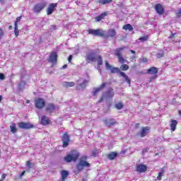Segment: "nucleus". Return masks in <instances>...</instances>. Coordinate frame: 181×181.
Masks as SVG:
<instances>
[{
  "instance_id": "b1692460",
  "label": "nucleus",
  "mask_w": 181,
  "mask_h": 181,
  "mask_svg": "<svg viewBox=\"0 0 181 181\" xmlns=\"http://www.w3.org/2000/svg\"><path fill=\"white\" fill-rule=\"evenodd\" d=\"M107 156L110 160H114V159H115V158L118 156V153H117V151H112L110 153H108Z\"/></svg>"
},
{
  "instance_id": "2f4dec72",
  "label": "nucleus",
  "mask_w": 181,
  "mask_h": 181,
  "mask_svg": "<svg viewBox=\"0 0 181 181\" xmlns=\"http://www.w3.org/2000/svg\"><path fill=\"white\" fill-rule=\"evenodd\" d=\"M115 108H117V110H122V108H124V103H122V102H119L118 103H116L115 105Z\"/></svg>"
},
{
  "instance_id": "680f3d73",
  "label": "nucleus",
  "mask_w": 181,
  "mask_h": 181,
  "mask_svg": "<svg viewBox=\"0 0 181 181\" xmlns=\"http://www.w3.org/2000/svg\"><path fill=\"white\" fill-rule=\"evenodd\" d=\"M83 83H79V87H83Z\"/></svg>"
},
{
  "instance_id": "6ab92c4d",
  "label": "nucleus",
  "mask_w": 181,
  "mask_h": 181,
  "mask_svg": "<svg viewBox=\"0 0 181 181\" xmlns=\"http://www.w3.org/2000/svg\"><path fill=\"white\" fill-rule=\"evenodd\" d=\"M115 95L114 89L112 88H109L106 92L103 93V96L106 98H112Z\"/></svg>"
},
{
  "instance_id": "69168bd1",
  "label": "nucleus",
  "mask_w": 181,
  "mask_h": 181,
  "mask_svg": "<svg viewBox=\"0 0 181 181\" xmlns=\"http://www.w3.org/2000/svg\"><path fill=\"white\" fill-rule=\"evenodd\" d=\"M125 152H127V150L122 151V153H125Z\"/></svg>"
},
{
  "instance_id": "9d476101",
  "label": "nucleus",
  "mask_w": 181,
  "mask_h": 181,
  "mask_svg": "<svg viewBox=\"0 0 181 181\" xmlns=\"http://www.w3.org/2000/svg\"><path fill=\"white\" fill-rule=\"evenodd\" d=\"M56 111V105L54 103H48L45 105V112L47 114H52Z\"/></svg>"
},
{
  "instance_id": "72a5a7b5",
  "label": "nucleus",
  "mask_w": 181,
  "mask_h": 181,
  "mask_svg": "<svg viewBox=\"0 0 181 181\" xmlns=\"http://www.w3.org/2000/svg\"><path fill=\"white\" fill-rule=\"evenodd\" d=\"M130 52L132 53V54H134L133 56H132L130 57V60H131V62H134V60H135V59H136V56H135L136 52L132 49L130 50Z\"/></svg>"
},
{
  "instance_id": "37998d69",
  "label": "nucleus",
  "mask_w": 181,
  "mask_h": 181,
  "mask_svg": "<svg viewBox=\"0 0 181 181\" xmlns=\"http://www.w3.org/2000/svg\"><path fill=\"white\" fill-rule=\"evenodd\" d=\"M72 59H73V55H69V57H68L69 63H71Z\"/></svg>"
},
{
  "instance_id": "864d4df0",
  "label": "nucleus",
  "mask_w": 181,
  "mask_h": 181,
  "mask_svg": "<svg viewBox=\"0 0 181 181\" xmlns=\"http://www.w3.org/2000/svg\"><path fill=\"white\" fill-rule=\"evenodd\" d=\"M6 177V174H3L1 175V179L4 180V179H5Z\"/></svg>"
},
{
  "instance_id": "603ef678",
  "label": "nucleus",
  "mask_w": 181,
  "mask_h": 181,
  "mask_svg": "<svg viewBox=\"0 0 181 181\" xmlns=\"http://www.w3.org/2000/svg\"><path fill=\"white\" fill-rule=\"evenodd\" d=\"M64 69H67V64H64V66H62L61 70H64Z\"/></svg>"
},
{
  "instance_id": "423d86ee",
  "label": "nucleus",
  "mask_w": 181,
  "mask_h": 181,
  "mask_svg": "<svg viewBox=\"0 0 181 181\" xmlns=\"http://www.w3.org/2000/svg\"><path fill=\"white\" fill-rule=\"evenodd\" d=\"M47 5L46 2L37 3L34 6L33 11L35 13H40L46 8Z\"/></svg>"
},
{
  "instance_id": "f03ea898",
  "label": "nucleus",
  "mask_w": 181,
  "mask_h": 181,
  "mask_svg": "<svg viewBox=\"0 0 181 181\" xmlns=\"http://www.w3.org/2000/svg\"><path fill=\"white\" fill-rule=\"evenodd\" d=\"M127 47H119L115 49V55L118 58V62L120 63L122 65L120 66V69L122 71H127V70H129V66L127 65L126 64L128 61L124 59V57L122 56V50L124 49H126Z\"/></svg>"
},
{
  "instance_id": "f3484780",
  "label": "nucleus",
  "mask_w": 181,
  "mask_h": 181,
  "mask_svg": "<svg viewBox=\"0 0 181 181\" xmlns=\"http://www.w3.org/2000/svg\"><path fill=\"white\" fill-rule=\"evenodd\" d=\"M151 132V127H142L141 130L140 131V136L141 138H145L146 135H148Z\"/></svg>"
},
{
  "instance_id": "c756f323",
  "label": "nucleus",
  "mask_w": 181,
  "mask_h": 181,
  "mask_svg": "<svg viewBox=\"0 0 181 181\" xmlns=\"http://www.w3.org/2000/svg\"><path fill=\"white\" fill-rule=\"evenodd\" d=\"M10 128L12 134H16V132H18V129H16V124L13 123L11 126H10Z\"/></svg>"
},
{
  "instance_id": "49530a36",
  "label": "nucleus",
  "mask_w": 181,
  "mask_h": 181,
  "mask_svg": "<svg viewBox=\"0 0 181 181\" xmlns=\"http://www.w3.org/2000/svg\"><path fill=\"white\" fill-rule=\"evenodd\" d=\"M51 29H52V30H56V29H57V27L54 25H51Z\"/></svg>"
},
{
  "instance_id": "e2e57ef3",
  "label": "nucleus",
  "mask_w": 181,
  "mask_h": 181,
  "mask_svg": "<svg viewBox=\"0 0 181 181\" xmlns=\"http://www.w3.org/2000/svg\"><path fill=\"white\" fill-rule=\"evenodd\" d=\"M2 101V95H0V103Z\"/></svg>"
},
{
  "instance_id": "0e129e2a",
  "label": "nucleus",
  "mask_w": 181,
  "mask_h": 181,
  "mask_svg": "<svg viewBox=\"0 0 181 181\" xmlns=\"http://www.w3.org/2000/svg\"><path fill=\"white\" fill-rule=\"evenodd\" d=\"M178 114H179V115H181V110L178 111Z\"/></svg>"
},
{
  "instance_id": "f257e3e1",
  "label": "nucleus",
  "mask_w": 181,
  "mask_h": 181,
  "mask_svg": "<svg viewBox=\"0 0 181 181\" xmlns=\"http://www.w3.org/2000/svg\"><path fill=\"white\" fill-rule=\"evenodd\" d=\"M88 35H93V36H100V37H115L117 36V31L115 29L112 28L107 30V35L105 32L101 29H89L88 30Z\"/></svg>"
},
{
  "instance_id": "5fc2aeb1",
  "label": "nucleus",
  "mask_w": 181,
  "mask_h": 181,
  "mask_svg": "<svg viewBox=\"0 0 181 181\" xmlns=\"http://www.w3.org/2000/svg\"><path fill=\"white\" fill-rule=\"evenodd\" d=\"M149 151V148H144L143 150V153H145V152H148Z\"/></svg>"
},
{
  "instance_id": "e433bc0d",
  "label": "nucleus",
  "mask_w": 181,
  "mask_h": 181,
  "mask_svg": "<svg viewBox=\"0 0 181 181\" xmlns=\"http://www.w3.org/2000/svg\"><path fill=\"white\" fill-rule=\"evenodd\" d=\"M156 57H157L158 59H160L161 57H165V53H163V52H158V53L156 54Z\"/></svg>"
},
{
  "instance_id": "13d9d810",
  "label": "nucleus",
  "mask_w": 181,
  "mask_h": 181,
  "mask_svg": "<svg viewBox=\"0 0 181 181\" xmlns=\"http://www.w3.org/2000/svg\"><path fill=\"white\" fill-rule=\"evenodd\" d=\"M13 28V27L12 25H9V26H8L9 30H12Z\"/></svg>"
},
{
  "instance_id": "58836bf2",
  "label": "nucleus",
  "mask_w": 181,
  "mask_h": 181,
  "mask_svg": "<svg viewBox=\"0 0 181 181\" xmlns=\"http://www.w3.org/2000/svg\"><path fill=\"white\" fill-rule=\"evenodd\" d=\"M4 35H5V32H4V30L0 28V40L1 39H2V37H4Z\"/></svg>"
},
{
  "instance_id": "c85d7f7f",
  "label": "nucleus",
  "mask_w": 181,
  "mask_h": 181,
  "mask_svg": "<svg viewBox=\"0 0 181 181\" xmlns=\"http://www.w3.org/2000/svg\"><path fill=\"white\" fill-rule=\"evenodd\" d=\"M122 29H124V30L132 32V30H134V27H132L131 24H126L122 27Z\"/></svg>"
},
{
  "instance_id": "bb28decb",
  "label": "nucleus",
  "mask_w": 181,
  "mask_h": 181,
  "mask_svg": "<svg viewBox=\"0 0 181 181\" xmlns=\"http://www.w3.org/2000/svg\"><path fill=\"white\" fill-rule=\"evenodd\" d=\"M74 82L71 81V82H67V81H64L63 83V87H64L65 88H69L70 87H74Z\"/></svg>"
},
{
  "instance_id": "9b49d317",
  "label": "nucleus",
  "mask_w": 181,
  "mask_h": 181,
  "mask_svg": "<svg viewBox=\"0 0 181 181\" xmlns=\"http://www.w3.org/2000/svg\"><path fill=\"white\" fill-rule=\"evenodd\" d=\"M40 124L44 126L50 125V124H52V120H50V118H49V117L44 115L41 116Z\"/></svg>"
},
{
  "instance_id": "a19ab883",
  "label": "nucleus",
  "mask_w": 181,
  "mask_h": 181,
  "mask_svg": "<svg viewBox=\"0 0 181 181\" xmlns=\"http://www.w3.org/2000/svg\"><path fill=\"white\" fill-rule=\"evenodd\" d=\"M176 16H177V18H181V8L178 10V11L176 13Z\"/></svg>"
},
{
  "instance_id": "ddd939ff",
  "label": "nucleus",
  "mask_w": 181,
  "mask_h": 181,
  "mask_svg": "<svg viewBox=\"0 0 181 181\" xmlns=\"http://www.w3.org/2000/svg\"><path fill=\"white\" fill-rule=\"evenodd\" d=\"M57 3H52L49 5L47 8V15H52L56 11V8H57Z\"/></svg>"
},
{
  "instance_id": "f704fd0d",
  "label": "nucleus",
  "mask_w": 181,
  "mask_h": 181,
  "mask_svg": "<svg viewBox=\"0 0 181 181\" xmlns=\"http://www.w3.org/2000/svg\"><path fill=\"white\" fill-rule=\"evenodd\" d=\"M103 64V57L101 55L98 56V66H102Z\"/></svg>"
},
{
  "instance_id": "1a4fd4ad",
  "label": "nucleus",
  "mask_w": 181,
  "mask_h": 181,
  "mask_svg": "<svg viewBox=\"0 0 181 181\" xmlns=\"http://www.w3.org/2000/svg\"><path fill=\"white\" fill-rule=\"evenodd\" d=\"M57 57H59L57 52H53L49 55L47 62H49V63H52V66H56V64H57Z\"/></svg>"
},
{
  "instance_id": "a878e982",
  "label": "nucleus",
  "mask_w": 181,
  "mask_h": 181,
  "mask_svg": "<svg viewBox=\"0 0 181 181\" xmlns=\"http://www.w3.org/2000/svg\"><path fill=\"white\" fill-rule=\"evenodd\" d=\"M120 76L124 78L125 81L127 83V84H129V86H131V78H129V77L125 74V73L120 72Z\"/></svg>"
},
{
  "instance_id": "c9c22d12",
  "label": "nucleus",
  "mask_w": 181,
  "mask_h": 181,
  "mask_svg": "<svg viewBox=\"0 0 181 181\" xmlns=\"http://www.w3.org/2000/svg\"><path fill=\"white\" fill-rule=\"evenodd\" d=\"M100 90H101V89L100 88H95L94 89V91L93 92V95L94 97H95V95H97L98 94V93H100Z\"/></svg>"
},
{
  "instance_id": "8fccbe9b",
  "label": "nucleus",
  "mask_w": 181,
  "mask_h": 181,
  "mask_svg": "<svg viewBox=\"0 0 181 181\" xmlns=\"http://www.w3.org/2000/svg\"><path fill=\"white\" fill-rule=\"evenodd\" d=\"M176 33H172L171 35H170V39H173Z\"/></svg>"
},
{
  "instance_id": "cd10ccee",
  "label": "nucleus",
  "mask_w": 181,
  "mask_h": 181,
  "mask_svg": "<svg viewBox=\"0 0 181 181\" xmlns=\"http://www.w3.org/2000/svg\"><path fill=\"white\" fill-rule=\"evenodd\" d=\"M112 2V0H98V4L100 5H108Z\"/></svg>"
},
{
  "instance_id": "aec40b11",
  "label": "nucleus",
  "mask_w": 181,
  "mask_h": 181,
  "mask_svg": "<svg viewBox=\"0 0 181 181\" xmlns=\"http://www.w3.org/2000/svg\"><path fill=\"white\" fill-rule=\"evenodd\" d=\"M108 16V12L105 11L102 13H100L99 16H97L96 17L94 18L95 22H101L103 19H105V17Z\"/></svg>"
},
{
  "instance_id": "4d7b16f0",
  "label": "nucleus",
  "mask_w": 181,
  "mask_h": 181,
  "mask_svg": "<svg viewBox=\"0 0 181 181\" xmlns=\"http://www.w3.org/2000/svg\"><path fill=\"white\" fill-rule=\"evenodd\" d=\"M25 171L21 172V175H20V177H22V176H23V175H25Z\"/></svg>"
},
{
  "instance_id": "ea45409f",
  "label": "nucleus",
  "mask_w": 181,
  "mask_h": 181,
  "mask_svg": "<svg viewBox=\"0 0 181 181\" xmlns=\"http://www.w3.org/2000/svg\"><path fill=\"white\" fill-rule=\"evenodd\" d=\"M107 86V83H102L100 86V90H103L105 86Z\"/></svg>"
},
{
  "instance_id": "dca6fc26",
  "label": "nucleus",
  "mask_w": 181,
  "mask_h": 181,
  "mask_svg": "<svg viewBox=\"0 0 181 181\" xmlns=\"http://www.w3.org/2000/svg\"><path fill=\"white\" fill-rule=\"evenodd\" d=\"M21 19H22V16H18L14 23V34L16 37H18L19 36V29H18V23L21 22Z\"/></svg>"
},
{
  "instance_id": "4be33fe9",
  "label": "nucleus",
  "mask_w": 181,
  "mask_h": 181,
  "mask_svg": "<svg viewBox=\"0 0 181 181\" xmlns=\"http://www.w3.org/2000/svg\"><path fill=\"white\" fill-rule=\"evenodd\" d=\"M158 71L159 69L158 68L152 66L147 70V74H151V76H156Z\"/></svg>"
},
{
  "instance_id": "473e14b6",
  "label": "nucleus",
  "mask_w": 181,
  "mask_h": 181,
  "mask_svg": "<svg viewBox=\"0 0 181 181\" xmlns=\"http://www.w3.org/2000/svg\"><path fill=\"white\" fill-rule=\"evenodd\" d=\"M149 40V35H145V36H143V37H140L139 38V40H140V42H147V40Z\"/></svg>"
},
{
  "instance_id": "6e6d98bb",
  "label": "nucleus",
  "mask_w": 181,
  "mask_h": 181,
  "mask_svg": "<svg viewBox=\"0 0 181 181\" xmlns=\"http://www.w3.org/2000/svg\"><path fill=\"white\" fill-rule=\"evenodd\" d=\"M160 173H161L162 175H163V173H165V169L161 168V171L160 172Z\"/></svg>"
},
{
  "instance_id": "20e7f679",
  "label": "nucleus",
  "mask_w": 181,
  "mask_h": 181,
  "mask_svg": "<svg viewBox=\"0 0 181 181\" xmlns=\"http://www.w3.org/2000/svg\"><path fill=\"white\" fill-rule=\"evenodd\" d=\"M90 166H91V164L87 162V156H82L76 165V169L78 172H81L84 168H90Z\"/></svg>"
},
{
  "instance_id": "6e6552de",
  "label": "nucleus",
  "mask_w": 181,
  "mask_h": 181,
  "mask_svg": "<svg viewBox=\"0 0 181 181\" xmlns=\"http://www.w3.org/2000/svg\"><path fill=\"white\" fill-rule=\"evenodd\" d=\"M18 127L20 129H32L35 128V125L30 122H21L18 123Z\"/></svg>"
},
{
  "instance_id": "09e8293b",
  "label": "nucleus",
  "mask_w": 181,
  "mask_h": 181,
  "mask_svg": "<svg viewBox=\"0 0 181 181\" xmlns=\"http://www.w3.org/2000/svg\"><path fill=\"white\" fill-rule=\"evenodd\" d=\"M103 101H104V97H101L98 101V103L100 104V103H103Z\"/></svg>"
},
{
  "instance_id": "c03bdc74",
  "label": "nucleus",
  "mask_w": 181,
  "mask_h": 181,
  "mask_svg": "<svg viewBox=\"0 0 181 181\" xmlns=\"http://www.w3.org/2000/svg\"><path fill=\"white\" fill-rule=\"evenodd\" d=\"M0 80H5V75L4 74H0Z\"/></svg>"
},
{
  "instance_id": "338daca9",
  "label": "nucleus",
  "mask_w": 181,
  "mask_h": 181,
  "mask_svg": "<svg viewBox=\"0 0 181 181\" xmlns=\"http://www.w3.org/2000/svg\"><path fill=\"white\" fill-rule=\"evenodd\" d=\"M6 0H0V2H5Z\"/></svg>"
},
{
  "instance_id": "de8ad7c7",
  "label": "nucleus",
  "mask_w": 181,
  "mask_h": 181,
  "mask_svg": "<svg viewBox=\"0 0 181 181\" xmlns=\"http://www.w3.org/2000/svg\"><path fill=\"white\" fill-rule=\"evenodd\" d=\"M26 165L28 168H30V166H32V163H30V161L28 160L26 162Z\"/></svg>"
},
{
  "instance_id": "2eb2a0df",
  "label": "nucleus",
  "mask_w": 181,
  "mask_h": 181,
  "mask_svg": "<svg viewBox=\"0 0 181 181\" xmlns=\"http://www.w3.org/2000/svg\"><path fill=\"white\" fill-rule=\"evenodd\" d=\"M154 8H155L156 12L158 15H163V13H165V8H163V5H162L160 4H156L154 6Z\"/></svg>"
},
{
  "instance_id": "a211bd4d",
  "label": "nucleus",
  "mask_w": 181,
  "mask_h": 181,
  "mask_svg": "<svg viewBox=\"0 0 181 181\" xmlns=\"http://www.w3.org/2000/svg\"><path fill=\"white\" fill-rule=\"evenodd\" d=\"M86 60L88 62V63H90V62H96L97 58L95 57V54L94 52L88 53L86 57Z\"/></svg>"
},
{
  "instance_id": "7c9ffc66",
  "label": "nucleus",
  "mask_w": 181,
  "mask_h": 181,
  "mask_svg": "<svg viewBox=\"0 0 181 181\" xmlns=\"http://www.w3.org/2000/svg\"><path fill=\"white\" fill-rule=\"evenodd\" d=\"M26 86V81H21L20 83L18 84V88L19 90H23L25 88V86Z\"/></svg>"
},
{
  "instance_id": "bf43d9fd",
  "label": "nucleus",
  "mask_w": 181,
  "mask_h": 181,
  "mask_svg": "<svg viewBox=\"0 0 181 181\" xmlns=\"http://www.w3.org/2000/svg\"><path fill=\"white\" fill-rule=\"evenodd\" d=\"M30 100H27L25 101V103H26V104H30Z\"/></svg>"
},
{
  "instance_id": "5701e85b",
  "label": "nucleus",
  "mask_w": 181,
  "mask_h": 181,
  "mask_svg": "<svg viewBox=\"0 0 181 181\" xmlns=\"http://www.w3.org/2000/svg\"><path fill=\"white\" fill-rule=\"evenodd\" d=\"M61 180L60 181H66V179L69 177V171L66 170H62L61 172Z\"/></svg>"
},
{
  "instance_id": "7ed1b4c3",
  "label": "nucleus",
  "mask_w": 181,
  "mask_h": 181,
  "mask_svg": "<svg viewBox=\"0 0 181 181\" xmlns=\"http://www.w3.org/2000/svg\"><path fill=\"white\" fill-rule=\"evenodd\" d=\"M79 157L80 153L76 150H72L71 153L66 154L64 158V160L66 162V163H70V162H76Z\"/></svg>"
},
{
  "instance_id": "f8f14e48",
  "label": "nucleus",
  "mask_w": 181,
  "mask_h": 181,
  "mask_svg": "<svg viewBox=\"0 0 181 181\" xmlns=\"http://www.w3.org/2000/svg\"><path fill=\"white\" fill-rule=\"evenodd\" d=\"M105 66H106V69L107 70H110L111 73L112 74H115L116 73H119L120 74V71H119V68L117 67H112V66H111L110 64V63H108L107 61H105Z\"/></svg>"
},
{
  "instance_id": "0eeeda50",
  "label": "nucleus",
  "mask_w": 181,
  "mask_h": 181,
  "mask_svg": "<svg viewBox=\"0 0 181 181\" xmlns=\"http://www.w3.org/2000/svg\"><path fill=\"white\" fill-rule=\"evenodd\" d=\"M35 108L42 110L45 107V105H46V101L42 98H38L35 100Z\"/></svg>"
},
{
  "instance_id": "79ce46f5",
  "label": "nucleus",
  "mask_w": 181,
  "mask_h": 181,
  "mask_svg": "<svg viewBox=\"0 0 181 181\" xmlns=\"http://www.w3.org/2000/svg\"><path fill=\"white\" fill-rule=\"evenodd\" d=\"M158 180H162V173H159L157 177Z\"/></svg>"
},
{
  "instance_id": "393cba45",
  "label": "nucleus",
  "mask_w": 181,
  "mask_h": 181,
  "mask_svg": "<svg viewBox=\"0 0 181 181\" xmlns=\"http://www.w3.org/2000/svg\"><path fill=\"white\" fill-rule=\"evenodd\" d=\"M170 127V130L173 132L176 131V127H177V120H175V119L171 120V124Z\"/></svg>"
},
{
  "instance_id": "39448f33",
  "label": "nucleus",
  "mask_w": 181,
  "mask_h": 181,
  "mask_svg": "<svg viewBox=\"0 0 181 181\" xmlns=\"http://www.w3.org/2000/svg\"><path fill=\"white\" fill-rule=\"evenodd\" d=\"M62 148H67L70 145V135L69 132H65L62 136Z\"/></svg>"
},
{
  "instance_id": "4468645a",
  "label": "nucleus",
  "mask_w": 181,
  "mask_h": 181,
  "mask_svg": "<svg viewBox=\"0 0 181 181\" xmlns=\"http://www.w3.org/2000/svg\"><path fill=\"white\" fill-rule=\"evenodd\" d=\"M148 170V166L141 163L136 166V172L138 173H145Z\"/></svg>"
},
{
  "instance_id": "412c9836",
  "label": "nucleus",
  "mask_w": 181,
  "mask_h": 181,
  "mask_svg": "<svg viewBox=\"0 0 181 181\" xmlns=\"http://www.w3.org/2000/svg\"><path fill=\"white\" fill-rule=\"evenodd\" d=\"M105 125L108 127V128H111L113 125H116L117 122L114 119H106L104 120Z\"/></svg>"
},
{
  "instance_id": "3c124183",
  "label": "nucleus",
  "mask_w": 181,
  "mask_h": 181,
  "mask_svg": "<svg viewBox=\"0 0 181 181\" xmlns=\"http://www.w3.org/2000/svg\"><path fill=\"white\" fill-rule=\"evenodd\" d=\"M142 62H143V63H148V59L147 58H143Z\"/></svg>"
},
{
  "instance_id": "a18cd8bd",
  "label": "nucleus",
  "mask_w": 181,
  "mask_h": 181,
  "mask_svg": "<svg viewBox=\"0 0 181 181\" xmlns=\"http://www.w3.org/2000/svg\"><path fill=\"white\" fill-rule=\"evenodd\" d=\"M156 77H158V75L151 76L150 78V81H153V80H155L156 78Z\"/></svg>"
},
{
  "instance_id": "4c0bfd02",
  "label": "nucleus",
  "mask_w": 181,
  "mask_h": 181,
  "mask_svg": "<svg viewBox=\"0 0 181 181\" xmlns=\"http://www.w3.org/2000/svg\"><path fill=\"white\" fill-rule=\"evenodd\" d=\"M97 155H98V149H95L92 151V156H93V158H96Z\"/></svg>"
},
{
  "instance_id": "774afa93",
  "label": "nucleus",
  "mask_w": 181,
  "mask_h": 181,
  "mask_svg": "<svg viewBox=\"0 0 181 181\" xmlns=\"http://www.w3.org/2000/svg\"><path fill=\"white\" fill-rule=\"evenodd\" d=\"M0 181H1V180H0Z\"/></svg>"
},
{
  "instance_id": "052dcab7",
  "label": "nucleus",
  "mask_w": 181,
  "mask_h": 181,
  "mask_svg": "<svg viewBox=\"0 0 181 181\" xmlns=\"http://www.w3.org/2000/svg\"><path fill=\"white\" fill-rule=\"evenodd\" d=\"M139 127V123L136 124V127L138 128Z\"/></svg>"
}]
</instances>
